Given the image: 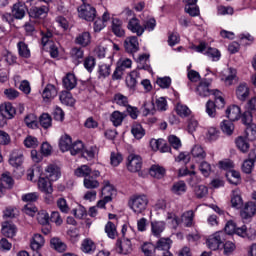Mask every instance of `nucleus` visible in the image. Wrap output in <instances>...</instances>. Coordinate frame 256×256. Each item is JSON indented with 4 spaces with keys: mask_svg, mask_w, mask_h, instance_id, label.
<instances>
[{
    "mask_svg": "<svg viewBox=\"0 0 256 256\" xmlns=\"http://www.w3.org/2000/svg\"><path fill=\"white\" fill-rule=\"evenodd\" d=\"M57 207L62 213H69V205L67 204V200L65 198H59L57 200Z\"/></svg>",
    "mask_w": 256,
    "mask_h": 256,
    "instance_id": "64",
    "label": "nucleus"
},
{
    "mask_svg": "<svg viewBox=\"0 0 256 256\" xmlns=\"http://www.w3.org/2000/svg\"><path fill=\"white\" fill-rule=\"evenodd\" d=\"M1 231L4 237L13 238L17 233V227L11 222H4Z\"/></svg>",
    "mask_w": 256,
    "mask_h": 256,
    "instance_id": "18",
    "label": "nucleus"
},
{
    "mask_svg": "<svg viewBox=\"0 0 256 256\" xmlns=\"http://www.w3.org/2000/svg\"><path fill=\"white\" fill-rule=\"evenodd\" d=\"M79 17L85 21H95L97 17V10L89 4H83L78 8Z\"/></svg>",
    "mask_w": 256,
    "mask_h": 256,
    "instance_id": "4",
    "label": "nucleus"
},
{
    "mask_svg": "<svg viewBox=\"0 0 256 256\" xmlns=\"http://www.w3.org/2000/svg\"><path fill=\"white\" fill-rule=\"evenodd\" d=\"M131 133L134 135L135 139H143V137H145V129H143L141 124H134Z\"/></svg>",
    "mask_w": 256,
    "mask_h": 256,
    "instance_id": "44",
    "label": "nucleus"
},
{
    "mask_svg": "<svg viewBox=\"0 0 256 256\" xmlns=\"http://www.w3.org/2000/svg\"><path fill=\"white\" fill-rule=\"evenodd\" d=\"M139 78V72L138 71H132L126 78V85L130 89H133L137 85V79Z\"/></svg>",
    "mask_w": 256,
    "mask_h": 256,
    "instance_id": "40",
    "label": "nucleus"
},
{
    "mask_svg": "<svg viewBox=\"0 0 256 256\" xmlns=\"http://www.w3.org/2000/svg\"><path fill=\"white\" fill-rule=\"evenodd\" d=\"M226 117H228L230 121L239 120V117H241V108L237 105L230 106L226 110Z\"/></svg>",
    "mask_w": 256,
    "mask_h": 256,
    "instance_id": "22",
    "label": "nucleus"
},
{
    "mask_svg": "<svg viewBox=\"0 0 256 256\" xmlns=\"http://www.w3.org/2000/svg\"><path fill=\"white\" fill-rule=\"evenodd\" d=\"M73 144V141L71 139V136L64 135L60 138L59 147L63 153L65 151H69L71 149V145Z\"/></svg>",
    "mask_w": 256,
    "mask_h": 256,
    "instance_id": "33",
    "label": "nucleus"
},
{
    "mask_svg": "<svg viewBox=\"0 0 256 256\" xmlns=\"http://www.w3.org/2000/svg\"><path fill=\"white\" fill-rule=\"evenodd\" d=\"M29 17L32 19H43V17H47V13H49L48 6H40V7H32L29 10Z\"/></svg>",
    "mask_w": 256,
    "mask_h": 256,
    "instance_id": "12",
    "label": "nucleus"
},
{
    "mask_svg": "<svg viewBox=\"0 0 256 256\" xmlns=\"http://www.w3.org/2000/svg\"><path fill=\"white\" fill-rule=\"evenodd\" d=\"M46 179L57 181L61 177V170L57 164H49L45 169Z\"/></svg>",
    "mask_w": 256,
    "mask_h": 256,
    "instance_id": "11",
    "label": "nucleus"
},
{
    "mask_svg": "<svg viewBox=\"0 0 256 256\" xmlns=\"http://www.w3.org/2000/svg\"><path fill=\"white\" fill-rule=\"evenodd\" d=\"M0 113L7 117L8 119H13L15 117V107L11 103H5L0 106Z\"/></svg>",
    "mask_w": 256,
    "mask_h": 256,
    "instance_id": "24",
    "label": "nucleus"
},
{
    "mask_svg": "<svg viewBox=\"0 0 256 256\" xmlns=\"http://www.w3.org/2000/svg\"><path fill=\"white\" fill-rule=\"evenodd\" d=\"M128 29L132 33H136L137 37H141L143 33H145V28L141 26L139 19L137 18H132L128 22Z\"/></svg>",
    "mask_w": 256,
    "mask_h": 256,
    "instance_id": "13",
    "label": "nucleus"
},
{
    "mask_svg": "<svg viewBox=\"0 0 256 256\" xmlns=\"http://www.w3.org/2000/svg\"><path fill=\"white\" fill-rule=\"evenodd\" d=\"M63 85L68 91L75 89V87H77V77H75L74 74L68 73L66 77L63 78Z\"/></svg>",
    "mask_w": 256,
    "mask_h": 256,
    "instance_id": "25",
    "label": "nucleus"
},
{
    "mask_svg": "<svg viewBox=\"0 0 256 256\" xmlns=\"http://www.w3.org/2000/svg\"><path fill=\"white\" fill-rule=\"evenodd\" d=\"M176 113L179 115V117H189V115H191V109H189L187 105L178 103L176 105Z\"/></svg>",
    "mask_w": 256,
    "mask_h": 256,
    "instance_id": "46",
    "label": "nucleus"
},
{
    "mask_svg": "<svg viewBox=\"0 0 256 256\" xmlns=\"http://www.w3.org/2000/svg\"><path fill=\"white\" fill-rule=\"evenodd\" d=\"M116 251L120 255H129L133 251V245L131 244V239L118 240L116 243Z\"/></svg>",
    "mask_w": 256,
    "mask_h": 256,
    "instance_id": "8",
    "label": "nucleus"
},
{
    "mask_svg": "<svg viewBox=\"0 0 256 256\" xmlns=\"http://www.w3.org/2000/svg\"><path fill=\"white\" fill-rule=\"evenodd\" d=\"M75 43L77 45H81L82 47H87V45L91 43V34L89 32L79 34L75 39Z\"/></svg>",
    "mask_w": 256,
    "mask_h": 256,
    "instance_id": "29",
    "label": "nucleus"
},
{
    "mask_svg": "<svg viewBox=\"0 0 256 256\" xmlns=\"http://www.w3.org/2000/svg\"><path fill=\"white\" fill-rule=\"evenodd\" d=\"M114 101L117 105H120L121 107H129V99L127 96L118 93L114 96Z\"/></svg>",
    "mask_w": 256,
    "mask_h": 256,
    "instance_id": "54",
    "label": "nucleus"
},
{
    "mask_svg": "<svg viewBox=\"0 0 256 256\" xmlns=\"http://www.w3.org/2000/svg\"><path fill=\"white\" fill-rule=\"evenodd\" d=\"M45 245V239L43 238V236L41 234H34L33 236V240L31 242V249H33V251H36V255L41 256V254H39V249H41L43 246Z\"/></svg>",
    "mask_w": 256,
    "mask_h": 256,
    "instance_id": "19",
    "label": "nucleus"
},
{
    "mask_svg": "<svg viewBox=\"0 0 256 256\" xmlns=\"http://www.w3.org/2000/svg\"><path fill=\"white\" fill-rule=\"evenodd\" d=\"M52 118L48 113H44L40 116V125L44 129H49L51 127Z\"/></svg>",
    "mask_w": 256,
    "mask_h": 256,
    "instance_id": "58",
    "label": "nucleus"
},
{
    "mask_svg": "<svg viewBox=\"0 0 256 256\" xmlns=\"http://www.w3.org/2000/svg\"><path fill=\"white\" fill-rule=\"evenodd\" d=\"M25 13H27V6H25V3L17 2L13 5L12 15L15 19H23Z\"/></svg>",
    "mask_w": 256,
    "mask_h": 256,
    "instance_id": "16",
    "label": "nucleus"
},
{
    "mask_svg": "<svg viewBox=\"0 0 256 256\" xmlns=\"http://www.w3.org/2000/svg\"><path fill=\"white\" fill-rule=\"evenodd\" d=\"M60 101L63 105H68L70 107H72V105H75V99L68 91H64L60 94Z\"/></svg>",
    "mask_w": 256,
    "mask_h": 256,
    "instance_id": "39",
    "label": "nucleus"
},
{
    "mask_svg": "<svg viewBox=\"0 0 256 256\" xmlns=\"http://www.w3.org/2000/svg\"><path fill=\"white\" fill-rule=\"evenodd\" d=\"M149 63V55L142 54L138 57V69H144V71H151Z\"/></svg>",
    "mask_w": 256,
    "mask_h": 256,
    "instance_id": "36",
    "label": "nucleus"
},
{
    "mask_svg": "<svg viewBox=\"0 0 256 256\" xmlns=\"http://www.w3.org/2000/svg\"><path fill=\"white\" fill-rule=\"evenodd\" d=\"M214 95V103L217 107V109H223V107H225V98H223V96H221V91L219 90H215L213 92Z\"/></svg>",
    "mask_w": 256,
    "mask_h": 256,
    "instance_id": "47",
    "label": "nucleus"
},
{
    "mask_svg": "<svg viewBox=\"0 0 256 256\" xmlns=\"http://www.w3.org/2000/svg\"><path fill=\"white\" fill-rule=\"evenodd\" d=\"M55 121H63L65 119V112L59 106H56L52 112Z\"/></svg>",
    "mask_w": 256,
    "mask_h": 256,
    "instance_id": "62",
    "label": "nucleus"
},
{
    "mask_svg": "<svg viewBox=\"0 0 256 256\" xmlns=\"http://www.w3.org/2000/svg\"><path fill=\"white\" fill-rule=\"evenodd\" d=\"M192 156L194 157V159H198L199 161L205 159V157H207V154L205 153V150H203V147H201L200 145H196L192 148Z\"/></svg>",
    "mask_w": 256,
    "mask_h": 256,
    "instance_id": "42",
    "label": "nucleus"
},
{
    "mask_svg": "<svg viewBox=\"0 0 256 256\" xmlns=\"http://www.w3.org/2000/svg\"><path fill=\"white\" fill-rule=\"evenodd\" d=\"M95 249H97V246L95 245V242H93V240L86 238L82 241L81 251L83 253H95Z\"/></svg>",
    "mask_w": 256,
    "mask_h": 256,
    "instance_id": "26",
    "label": "nucleus"
},
{
    "mask_svg": "<svg viewBox=\"0 0 256 256\" xmlns=\"http://www.w3.org/2000/svg\"><path fill=\"white\" fill-rule=\"evenodd\" d=\"M256 213L255 202H247L243 209L240 211L242 219H251Z\"/></svg>",
    "mask_w": 256,
    "mask_h": 256,
    "instance_id": "14",
    "label": "nucleus"
},
{
    "mask_svg": "<svg viewBox=\"0 0 256 256\" xmlns=\"http://www.w3.org/2000/svg\"><path fill=\"white\" fill-rule=\"evenodd\" d=\"M147 205H149V199H147L146 195H136L132 196L129 201V207L134 211V213H143L147 209Z\"/></svg>",
    "mask_w": 256,
    "mask_h": 256,
    "instance_id": "1",
    "label": "nucleus"
},
{
    "mask_svg": "<svg viewBox=\"0 0 256 256\" xmlns=\"http://www.w3.org/2000/svg\"><path fill=\"white\" fill-rule=\"evenodd\" d=\"M199 170L201 171L202 175H204V177H209V175H211V164L203 161L199 165Z\"/></svg>",
    "mask_w": 256,
    "mask_h": 256,
    "instance_id": "61",
    "label": "nucleus"
},
{
    "mask_svg": "<svg viewBox=\"0 0 256 256\" xmlns=\"http://www.w3.org/2000/svg\"><path fill=\"white\" fill-rule=\"evenodd\" d=\"M172 241L169 238H160L157 242L156 249L157 251H162V255L169 253V249H171Z\"/></svg>",
    "mask_w": 256,
    "mask_h": 256,
    "instance_id": "23",
    "label": "nucleus"
},
{
    "mask_svg": "<svg viewBox=\"0 0 256 256\" xmlns=\"http://www.w3.org/2000/svg\"><path fill=\"white\" fill-rule=\"evenodd\" d=\"M42 97L44 101H51L57 97V88L53 84H48L43 90Z\"/></svg>",
    "mask_w": 256,
    "mask_h": 256,
    "instance_id": "20",
    "label": "nucleus"
},
{
    "mask_svg": "<svg viewBox=\"0 0 256 256\" xmlns=\"http://www.w3.org/2000/svg\"><path fill=\"white\" fill-rule=\"evenodd\" d=\"M224 255H231L237 249V246L232 241H226L223 245Z\"/></svg>",
    "mask_w": 256,
    "mask_h": 256,
    "instance_id": "60",
    "label": "nucleus"
},
{
    "mask_svg": "<svg viewBox=\"0 0 256 256\" xmlns=\"http://www.w3.org/2000/svg\"><path fill=\"white\" fill-rule=\"evenodd\" d=\"M124 48L127 53H137L139 51V39L137 36L127 37L124 41Z\"/></svg>",
    "mask_w": 256,
    "mask_h": 256,
    "instance_id": "9",
    "label": "nucleus"
},
{
    "mask_svg": "<svg viewBox=\"0 0 256 256\" xmlns=\"http://www.w3.org/2000/svg\"><path fill=\"white\" fill-rule=\"evenodd\" d=\"M9 163L12 167H21L23 165V152L13 150L9 158Z\"/></svg>",
    "mask_w": 256,
    "mask_h": 256,
    "instance_id": "15",
    "label": "nucleus"
},
{
    "mask_svg": "<svg viewBox=\"0 0 256 256\" xmlns=\"http://www.w3.org/2000/svg\"><path fill=\"white\" fill-rule=\"evenodd\" d=\"M103 183L104 187L102 188V195L104 197H110V199H113V195L116 193L115 187H113V185H111V183L107 180H105Z\"/></svg>",
    "mask_w": 256,
    "mask_h": 256,
    "instance_id": "35",
    "label": "nucleus"
},
{
    "mask_svg": "<svg viewBox=\"0 0 256 256\" xmlns=\"http://www.w3.org/2000/svg\"><path fill=\"white\" fill-rule=\"evenodd\" d=\"M208 141H217L219 139V130L215 127H210L207 133Z\"/></svg>",
    "mask_w": 256,
    "mask_h": 256,
    "instance_id": "63",
    "label": "nucleus"
},
{
    "mask_svg": "<svg viewBox=\"0 0 256 256\" xmlns=\"http://www.w3.org/2000/svg\"><path fill=\"white\" fill-rule=\"evenodd\" d=\"M211 83H213L212 79H202L196 88V93H198L200 97H209L210 95H213V93H215V90H211L209 88L211 87Z\"/></svg>",
    "mask_w": 256,
    "mask_h": 256,
    "instance_id": "6",
    "label": "nucleus"
},
{
    "mask_svg": "<svg viewBox=\"0 0 256 256\" xmlns=\"http://www.w3.org/2000/svg\"><path fill=\"white\" fill-rule=\"evenodd\" d=\"M206 113L209 115L212 119H215L217 117V104L213 100H208L206 103Z\"/></svg>",
    "mask_w": 256,
    "mask_h": 256,
    "instance_id": "43",
    "label": "nucleus"
},
{
    "mask_svg": "<svg viewBox=\"0 0 256 256\" xmlns=\"http://www.w3.org/2000/svg\"><path fill=\"white\" fill-rule=\"evenodd\" d=\"M96 178L93 174L84 178V187L86 189H97L99 187V181Z\"/></svg>",
    "mask_w": 256,
    "mask_h": 256,
    "instance_id": "37",
    "label": "nucleus"
},
{
    "mask_svg": "<svg viewBox=\"0 0 256 256\" xmlns=\"http://www.w3.org/2000/svg\"><path fill=\"white\" fill-rule=\"evenodd\" d=\"M220 127L225 135H233V131H235V125L231 120L222 121Z\"/></svg>",
    "mask_w": 256,
    "mask_h": 256,
    "instance_id": "38",
    "label": "nucleus"
},
{
    "mask_svg": "<svg viewBox=\"0 0 256 256\" xmlns=\"http://www.w3.org/2000/svg\"><path fill=\"white\" fill-rule=\"evenodd\" d=\"M105 233H107L110 239H115L117 237V228L113 222H108L105 226Z\"/></svg>",
    "mask_w": 256,
    "mask_h": 256,
    "instance_id": "55",
    "label": "nucleus"
},
{
    "mask_svg": "<svg viewBox=\"0 0 256 256\" xmlns=\"http://www.w3.org/2000/svg\"><path fill=\"white\" fill-rule=\"evenodd\" d=\"M168 219H172L173 225H181V223H183V225H185L186 227H193L195 212H193V210H188L182 214L181 218L169 214Z\"/></svg>",
    "mask_w": 256,
    "mask_h": 256,
    "instance_id": "2",
    "label": "nucleus"
},
{
    "mask_svg": "<svg viewBox=\"0 0 256 256\" xmlns=\"http://www.w3.org/2000/svg\"><path fill=\"white\" fill-rule=\"evenodd\" d=\"M50 247L58 253H65V251H67V244H65L59 237L51 238Z\"/></svg>",
    "mask_w": 256,
    "mask_h": 256,
    "instance_id": "17",
    "label": "nucleus"
},
{
    "mask_svg": "<svg viewBox=\"0 0 256 256\" xmlns=\"http://www.w3.org/2000/svg\"><path fill=\"white\" fill-rule=\"evenodd\" d=\"M156 251H158L157 246L153 245V243H144L142 245V252L145 256H153Z\"/></svg>",
    "mask_w": 256,
    "mask_h": 256,
    "instance_id": "50",
    "label": "nucleus"
},
{
    "mask_svg": "<svg viewBox=\"0 0 256 256\" xmlns=\"http://www.w3.org/2000/svg\"><path fill=\"white\" fill-rule=\"evenodd\" d=\"M226 179H228L231 185H239L241 183V174L235 170H229L226 173Z\"/></svg>",
    "mask_w": 256,
    "mask_h": 256,
    "instance_id": "31",
    "label": "nucleus"
},
{
    "mask_svg": "<svg viewBox=\"0 0 256 256\" xmlns=\"http://www.w3.org/2000/svg\"><path fill=\"white\" fill-rule=\"evenodd\" d=\"M37 199H39V193L37 192H31L22 195V201H24L25 203H35Z\"/></svg>",
    "mask_w": 256,
    "mask_h": 256,
    "instance_id": "59",
    "label": "nucleus"
},
{
    "mask_svg": "<svg viewBox=\"0 0 256 256\" xmlns=\"http://www.w3.org/2000/svg\"><path fill=\"white\" fill-rule=\"evenodd\" d=\"M127 117V115L123 112L114 111L110 115V121L113 123L114 127H119L122 125L124 119Z\"/></svg>",
    "mask_w": 256,
    "mask_h": 256,
    "instance_id": "27",
    "label": "nucleus"
},
{
    "mask_svg": "<svg viewBox=\"0 0 256 256\" xmlns=\"http://www.w3.org/2000/svg\"><path fill=\"white\" fill-rule=\"evenodd\" d=\"M24 122L30 129H37V116L34 114H28L25 117Z\"/></svg>",
    "mask_w": 256,
    "mask_h": 256,
    "instance_id": "56",
    "label": "nucleus"
},
{
    "mask_svg": "<svg viewBox=\"0 0 256 256\" xmlns=\"http://www.w3.org/2000/svg\"><path fill=\"white\" fill-rule=\"evenodd\" d=\"M194 193L198 199H203V197H207L209 189L205 185H198L195 186Z\"/></svg>",
    "mask_w": 256,
    "mask_h": 256,
    "instance_id": "52",
    "label": "nucleus"
},
{
    "mask_svg": "<svg viewBox=\"0 0 256 256\" xmlns=\"http://www.w3.org/2000/svg\"><path fill=\"white\" fill-rule=\"evenodd\" d=\"M149 174L151 177H154V179H163V177H165V168L159 165H153L149 170Z\"/></svg>",
    "mask_w": 256,
    "mask_h": 256,
    "instance_id": "30",
    "label": "nucleus"
},
{
    "mask_svg": "<svg viewBox=\"0 0 256 256\" xmlns=\"http://www.w3.org/2000/svg\"><path fill=\"white\" fill-rule=\"evenodd\" d=\"M143 166V160L141 156L136 154H130L127 158V169L130 173H139Z\"/></svg>",
    "mask_w": 256,
    "mask_h": 256,
    "instance_id": "5",
    "label": "nucleus"
},
{
    "mask_svg": "<svg viewBox=\"0 0 256 256\" xmlns=\"http://www.w3.org/2000/svg\"><path fill=\"white\" fill-rule=\"evenodd\" d=\"M171 191L174 195H183L187 191V184L184 181L175 182L172 185Z\"/></svg>",
    "mask_w": 256,
    "mask_h": 256,
    "instance_id": "34",
    "label": "nucleus"
},
{
    "mask_svg": "<svg viewBox=\"0 0 256 256\" xmlns=\"http://www.w3.org/2000/svg\"><path fill=\"white\" fill-rule=\"evenodd\" d=\"M152 233L155 237H159L162 231H165V223L164 222H152L151 223Z\"/></svg>",
    "mask_w": 256,
    "mask_h": 256,
    "instance_id": "45",
    "label": "nucleus"
},
{
    "mask_svg": "<svg viewBox=\"0 0 256 256\" xmlns=\"http://www.w3.org/2000/svg\"><path fill=\"white\" fill-rule=\"evenodd\" d=\"M245 135L249 141H255L256 139V124H250L246 126Z\"/></svg>",
    "mask_w": 256,
    "mask_h": 256,
    "instance_id": "53",
    "label": "nucleus"
},
{
    "mask_svg": "<svg viewBox=\"0 0 256 256\" xmlns=\"http://www.w3.org/2000/svg\"><path fill=\"white\" fill-rule=\"evenodd\" d=\"M84 147L85 146L83 145V142L76 141L73 144H71L69 151L71 155H79V153H83Z\"/></svg>",
    "mask_w": 256,
    "mask_h": 256,
    "instance_id": "48",
    "label": "nucleus"
},
{
    "mask_svg": "<svg viewBox=\"0 0 256 256\" xmlns=\"http://www.w3.org/2000/svg\"><path fill=\"white\" fill-rule=\"evenodd\" d=\"M37 221L40 225H47L50 221L49 213L45 210L38 212Z\"/></svg>",
    "mask_w": 256,
    "mask_h": 256,
    "instance_id": "57",
    "label": "nucleus"
},
{
    "mask_svg": "<svg viewBox=\"0 0 256 256\" xmlns=\"http://www.w3.org/2000/svg\"><path fill=\"white\" fill-rule=\"evenodd\" d=\"M17 48L20 57H23L24 59H29V57H31V50H29V46L25 42H18Z\"/></svg>",
    "mask_w": 256,
    "mask_h": 256,
    "instance_id": "32",
    "label": "nucleus"
},
{
    "mask_svg": "<svg viewBox=\"0 0 256 256\" xmlns=\"http://www.w3.org/2000/svg\"><path fill=\"white\" fill-rule=\"evenodd\" d=\"M112 32L116 37H123L125 35V30H123V23L119 19L112 20Z\"/></svg>",
    "mask_w": 256,
    "mask_h": 256,
    "instance_id": "28",
    "label": "nucleus"
},
{
    "mask_svg": "<svg viewBox=\"0 0 256 256\" xmlns=\"http://www.w3.org/2000/svg\"><path fill=\"white\" fill-rule=\"evenodd\" d=\"M24 145L27 149H35L39 147V140L34 136H27L24 140Z\"/></svg>",
    "mask_w": 256,
    "mask_h": 256,
    "instance_id": "51",
    "label": "nucleus"
},
{
    "mask_svg": "<svg viewBox=\"0 0 256 256\" xmlns=\"http://www.w3.org/2000/svg\"><path fill=\"white\" fill-rule=\"evenodd\" d=\"M75 175L76 177H84V179H87V177L91 175H93V177H99V175H101V172H99L98 170L92 171L88 165H82L75 170Z\"/></svg>",
    "mask_w": 256,
    "mask_h": 256,
    "instance_id": "10",
    "label": "nucleus"
},
{
    "mask_svg": "<svg viewBox=\"0 0 256 256\" xmlns=\"http://www.w3.org/2000/svg\"><path fill=\"white\" fill-rule=\"evenodd\" d=\"M109 59H110L109 64H102L99 66L98 73L103 78L109 77V75H111V61H113V59H111V58H109Z\"/></svg>",
    "mask_w": 256,
    "mask_h": 256,
    "instance_id": "49",
    "label": "nucleus"
},
{
    "mask_svg": "<svg viewBox=\"0 0 256 256\" xmlns=\"http://www.w3.org/2000/svg\"><path fill=\"white\" fill-rule=\"evenodd\" d=\"M223 232H215L210 235L206 240V245L211 251H217L221 245H223Z\"/></svg>",
    "mask_w": 256,
    "mask_h": 256,
    "instance_id": "7",
    "label": "nucleus"
},
{
    "mask_svg": "<svg viewBox=\"0 0 256 256\" xmlns=\"http://www.w3.org/2000/svg\"><path fill=\"white\" fill-rule=\"evenodd\" d=\"M52 180L49 178H39L38 180V189L45 193V195H49L48 198H46L47 203H53V184L51 183Z\"/></svg>",
    "mask_w": 256,
    "mask_h": 256,
    "instance_id": "3",
    "label": "nucleus"
},
{
    "mask_svg": "<svg viewBox=\"0 0 256 256\" xmlns=\"http://www.w3.org/2000/svg\"><path fill=\"white\" fill-rule=\"evenodd\" d=\"M249 93V87L246 83H241L236 89V96L239 101H247Z\"/></svg>",
    "mask_w": 256,
    "mask_h": 256,
    "instance_id": "21",
    "label": "nucleus"
},
{
    "mask_svg": "<svg viewBox=\"0 0 256 256\" xmlns=\"http://www.w3.org/2000/svg\"><path fill=\"white\" fill-rule=\"evenodd\" d=\"M236 147L241 151L242 153H247L249 151V142L243 138V136H239L236 141Z\"/></svg>",
    "mask_w": 256,
    "mask_h": 256,
    "instance_id": "41",
    "label": "nucleus"
}]
</instances>
